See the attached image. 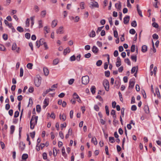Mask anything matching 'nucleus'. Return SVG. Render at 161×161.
Instances as JSON below:
<instances>
[{"instance_id": "6ab92c4d", "label": "nucleus", "mask_w": 161, "mask_h": 161, "mask_svg": "<svg viewBox=\"0 0 161 161\" xmlns=\"http://www.w3.org/2000/svg\"><path fill=\"white\" fill-rule=\"evenodd\" d=\"M92 142H93L95 145H97V139L95 137L92 138Z\"/></svg>"}, {"instance_id": "39448f33", "label": "nucleus", "mask_w": 161, "mask_h": 161, "mask_svg": "<svg viewBox=\"0 0 161 161\" xmlns=\"http://www.w3.org/2000/svg\"><path fill=\"white\" fill-rule=\"evenodd\" d=\"M90 7L92 8L94 7L98 8L99 5L97 2L94 1V3L92 2V4H90Z\"/></svg>"}, {"instance_id": "13d9d810", "label": "nucleus", "mask_w": 161, "mask_h": 161, "mask_svg": "<svg viewBox=\"0 0 161 161\" xmlns=\"http://www.w3.org/2000/svg\"><path fill=\"white\" fill-rule=\"evenodd\" d=\"M38 24L39 25V28H41L42 27V21L41 20H40L38 21Z\"/></svg>"}, {"instance_id": "69168bd1", "label": "nucleus", "mask_w": 161, "mask_h": 161, "mask_svg": "<svg viewBox=\"0 0 161 161\" xmlns=\"http://www.w3.org/2000/svg\"><path fill=\"white\" fill-rule=\"evenodd\" d=\"M34 8L36 12H37L39 11V8L37 6L35 5L34 6Z\"/></svg>"}, {"instance_id": "0eeeda50", "label": "nucleus", "mask_w": 161, "mask_h": 161, "mask_svg": "<svg viewBox=\"0 0 161 161\" xmlns=\"http://www.w3.org/2000/svg\"><path fill=\"white\" fill-rule=\"evenodd\" d=\"M92 51L95 54H97L99 51L98 48L95 46H93L92 47Z\"/></svg>"}, {"instance_id": "c85d7f7f", "label": "nucleus", "mask_w": 161, "mask_h": 161, "mask_svg": "<svg viewBox=\"0 0 161 161\" xmlns=\"http://www.w3.org/2000/svg\"><path fill=\"white\" fill-rule=\"evenodd\" d=\"M131 58L133 61H134L135 62H136L137 60V56L136 55H132L131 56Z\"/></svg>"}, {"instance_id": "412c9836", "label": "nucleus", "mask_w": 161, "mask_h": 161, "mask_svg": "<svg viewBox=\"0 0 161 161\" xmlns=\"http://www.w3.org/2000/svg\"><path fill=\"white\" fill-rule=\"evenodd\" d=\"M59 62V60L58 58L54 59L53 61V65L57 64Z\"/></svg>"}, {"instance_id": "37998d69", "label": "nucleus", "mask_w": 161, "mask_h": 161, "mask_svg": "<svg viewBox=\"0 0 161 161\" xmlns=\"http://www.w3.org/2000/svg\"><path fill=\"white\" fill-rule=\"evenodd\" d=\"M74 98L78 99L79 96L76 93H74L73 95Z\"/></svg>"}, {"instance_id": "bf43d9fd", "label": "nucleus", "mask_w": 161, "mask_h": 161, "mask_svg": "<svg viewBox=\"0 0 161 161\" xmlns=\"http://www.w3.org/2000/svg\"><path fill=\"white\" fill-rule=\"evenodd\" d=\"M153 37L154 39H157L158 38V36L156 34H154L153 35Z\"/></svg>"}, {"instance_id": "8fccbe9b", "label": "nucleus", "mask_w": 161, "mask_h": 161, "mask_svg": "<svg viewBox=\"0 0 161 161\" xmlns=\"http://www.w3.org/2000/svg\"><path fill=\"white\" fill-rule=\"evenodd\" d=\"M23 75V69L22 68H21L20 69V77H22Z\"/></svg>"}, {"instance_id": "4be33fe9", "label": "nucleus", "mask_w": 161, "mask_h": 161, "mask_svg": "<svg viewBox=\"0 0 161 161\" xmlns=\"http://www.w3.org/2000/svg\"><path fill=\"white\" fill-rule=\"evenodd\" d=\"M28 157V155L27 154H23L22 156V159L23 160H26Z\"/></svg>"}, {"instance_id": "423d86ee", "label": "nucleus", "mask_w": 161, "mask_h": 161, "mask_svg": "<svg viewBox=\"0 0 161 161\" xmlns=\"http://www.w3.org/2000/svg\"><path fill=\"white\" fill-rule=\"evenodd\" d=\"M130 16L128 15L126 16L124 18V23L125 24H127L128 23L130 20Z\"/></svg>"}, {"instance_id": "3c124183", "label": "nucleus", "mask_w": 161, "mask_h": 161, "mask_svg": "<svg viewBox=\"0 0 161 161\" xmlns=\"http://www.w3.org/2000/svg\"><path fill=\"white\" fill-rule=\"evenodd\" d=\"M10 107V104L9 103H7L5 105V109L7 110H8L9 109Z\"/></svg>"}, {"instance_id": "393cba45", "label": "nucleus", "mask_w": 161, "mask_h": 161, "mask_svg": "<svg viewBox=\"0 0 161 161\" xmlns=\"http://www.w3.org/2000/svg\"><path fill=\"white\" fill-rule=\"evenodd\" d=\"M96 88L94 86H92L91 88V91L92 94H94L95 92Z\"/></svg>"}, {"instance_id": "774afa93", "label": "nucleus", "mask_w": 161, "mask_h": 161, "mask_svg": "<svg viewBox=\"0 0 161 161\" xmlns=\"http://www.w3.org/2000/svg\"><path fill=\"white\" fill-rule=\"evenodd\" d=\"M94 109L96 111H98L99 110V108L98 105H95L94 106Z\"/></svg>"}, {"instance_id": "052dcab7", "label": "nucleus", "mask_w": 161, "mask_h": 161, "mask_svg": "<svg viewBox=\"0 0 161 161\" xmlns=\"http://www.w3.org/2000/svg\"><path fill=\"white\" fill-rule=\"evenodd\" d=\"M81 55L80 54H79L76 57V59L78 62H79L80 60V58L81 57Z\"/></svg>"}, {"instance_id": "473e14b6", "label": "nucleus", "mask_w": 161, "mask_h": 161, "mask_svg": "<svg viewBox=\"0 0 161 161\" xmlns=\"http://www.w3.org/2000/svg\"><path fill=\"white\" fill-rule=\"evenodd\" d=\"M125 62L127 63L128 65H130L131 64L128 58H125Z\"/></svg>"}, {"instance_id": "79ce46f5", "label": "nucleus", "mask_w": 161, "mask_h": 161, "mask_svg": "<svg viewBox=\"0 0 161 161\" xmlns=\"http://www.w3.org/2000/svg\"><path fill=\"white\" fill-rule=\"evenodd\" d=\"M84 5H85V3L84 2H82L80 3V8L81 9H84V8H85Z\"/></svg>"}, {"instance_id": "338daca9", "label": "nucleus", "mask_w": 161, "mask_h": 161, "mask_svg": "<svg viewBox=\"0 0 161 161\" xmlns=\"http://www.w3.org/2000/svg\"><path fill=\"white\" fill-rule=\"evenodd\" d=\"M43 158L44 159H46L47 158V154L46 153H44L42 154Z\"/></svg>"}, {"instance_id": "ea45409f", "label": "nucleus", "mask_w": 161, "mask_h": 161, "mask_svg": "<svg viewBox=\"0 0 161 161\" xmlns=\"http://www.w3.org/2000/svg\"><path fill=\"white\" fill-rule=\"evenodd\" d=\"M0 50L3 51H5L6 50V48L5 47L0 44Z\"/></svg>"}, {"instance_id": "c9c22d12", "label": "nucleus", "mask_w": 161, "mask_h": 161, "mask_svg": "<svg viewBox=\"0 0 161 161\" xmlns=\"http://www.w3.org/2000/svg\"><path fill=\"white\" fill-rule=\"evenodd\" d=\"M105 108L106 114L108 116L109 115V110H108V106L107 105H106L105 106Z\"/></svg>"}, {"instance_id": "603ef678", "label": "nucleus", "mask_w": 161, "mask_h": 161, "mask_svg": "<svg viewBox=\"0 0 161 161\" xmlns=\"http://www.w3.org/2000/svg\"><path fill=\"white\" fill-rule=\"evenodd\" d=\"M91 54L90 53H88L84 55V57L86 58H89L91 56Z\"/></svg>"}, {"instance_id": "09e8293b", "label": "nucleus", "mask_w": 161, "mask_h": 161, "mask_svg": "<svg viewBox=\"0 0 161 161\" xmlns=\"http://www.w3.org/2000/svg\"><path fill=\"white\" fill-rule=\"evenodd\" d=\"M129 32L131 34H134L136 33V31L134 29H132L130 30Z\"/></svg>"}, {"instance_id": "b1692460", "label": "nucleus", "mask_w": 161, "mask_h": 161, "mask_svg": "<svg viewBox=\"0 0 161 161\" xmlns=\"http://www.w3.org/2000/svg\"><path fill=\"white\" fill-rule=\"evenodd\" d=\"M39 41V44H40L41 45H43L46 42H45L44 39L43 38L41 39Z\"/></svg>"}, {"instance_id": "f257e3e1", "label": "nucleus", "mask_w": 161, "mask_h": 161, "mask_svg": "<svg viewBox=\"0 0 161 161\" xmlns=\"http://www.w3.org/2000/svg\"><path fill=\"white\" fill-rule=\"evenodd\" d=\"M37 116H36L34 115L32 116L30 122L31 129H33L34 128L35 125L37 123Z\"/></svg>"}, {"instance_id": "a878e982", "label": "nucleus", "mask_w": 161, "mask_h": 161, "mask_svg": "<svg viewBox=\"0 0 161 161\" xmlns=\"http://www.w3.org/2000/svg\"><path fill=\"white\" fill-rule=\"evenodd\" d=\"M41 107L40 105H37L36 106V111L38 113H39L41 111Z\"/></svg>"}, {"instance_id": "a19ab883", "label": "nucleus", "mask_w": 161, "mask_h": 161, "mask_svg": "<svg viewBox=\"0 0 161 161\" xmlns=\"http://www.w3.org/2000/svg\"><path fill=\"white\" fill-rule=\"evenodd\" d=\"M48 102L49 101L48 99L46 98L44 100L43 103L44 105H46L47 106L48 104Z\"/></svg>"}, {"instance_id": "c03bdc74", "label": "nucleus", "mask_w": 161, "mask_h": 161, "mask_svg": "<svg viewBox=\"0 0 161 161\" xmlns=\"http://www.w3.org/2000/svg\"><path fill=\"white\" fill-rule=\"evenodd\" d=\"M16 43H14L12 46V49L14 50L16 49Z\"/></svg>"}, {"instance_id": "4c0bfd02", "label": "nucleus", "mask_w": 161, "mask_h": 161, "mask_svg": "<svg viewBox=\"0 0 161 161\" xmlns=\"http://www.w3.org/2000/svg\"><path fill=\"white\" fill-rule=\"evenodd\" d=\"M135 45H132L131 47L130 51L132 52H133L135 51Z\"/></svg>"}, {"instance_id": "aec40b11", "label": "nucleus", "mask_w": 161, "mask_h": 161, "mask_svg": "<svg viewBox=\"0 0 161 161\" xmlns=\"http://www.w3.org/2000/svg\"><path fill=\"white\" fill-rule=\"evenodd\" d=\"M144 110L145 112L147 114H148L149 112L148 107L147 106H145L144 107Z\"/></svg>"}, {"instance_id": "de8ad7c7", "label": "nucleus", "mask_w": 161, "mask_h": 161, "mask_svg": "<svg viewBox=\"0 0 161 161\" xmlns=\"http://www.w3.org/2000/svg\"><path fill=\"white\" fill-rule=\"evenodd\" d=\"M110 72L109 71H106L105 72V76L107 77H108L110 76Z\"/></svg>"}, {"instance_id": "cd10ccee", "label": "nucleus", "mask_w": 161, "mask_h": 161, "mask_svg": "<svg viewBox=\"0 0 161 161\" xmlns=\"http://www.w3.org/2000/svg\"><path fill=\"white\" fill-rule=\"evenodd\" d=\"M4 23L9 28L12 27V24L11 23H9L5 19L4 20Z\"/></svg>"}, {"instance_id": "f704fd0d", "label": "nucleus", "mask_w": 161, "mask_h": 161, "mask_svg": "<svg viewBox=\"0 0 161 161\" xmlns=\"http://www.w3.org/2000/svg\"><path fill=\"white\" fill-rule=\"evenodd\" d=\"M30 19H29L28 18L26 19V25L25 26L26 27H28L30 25Z\"/></svg>"}, {"instance_id": "5701e85b", "label": "nucleus", "mask_w": 161, "mask_h": 161, "mask_svg": "<svg viewBox=\"0 0 161 161\" xmlns=\"http://www.w3.org/2000/svg\"><path fill=\"white\" fill-rule=\"evenodd\" d=\"M15 130V126L12 125L10 127V133L11 134H13Z\"/></svg>"}, {"instance_id": "f3484780", "label": "nucleus", "mask_w": 161, "mask_h": 161, "mask_svg": "<svg viewBox=\"0 0 161 161\" xmlns=\"http://www.w3.org/2000/svg\"><path fill=\"white\" fill-rule=\"evenodd\" d=\"M43 72H44V73L45 75L47 76L48 75L49 70L47 68H43Z\"/></svg>"}, {"instance_id": "4468645a", "label": "nucleus", "mask_w": 161, "mask_h": 161, "mask_svg": "<svg viewBox=\"0 0 161 161\" xmlns=\"http://www.w3.org/2000/svg\"><path fill=\"white\" fill-rule=\"evenodd\" d=\"M70 52V49L69 47H67L64 50L63 53L64 55H65L67 54V53H69Z\"/></svg>"}, {"instance_id": "6e6552de", "label": "nucleus", "mask_w": 161, "mask_h": 161, "mask_svg": "<svg viewBox=\"0 0 161 161\" xmlns=\"http://www.w3.org/2000/svg\"><path fill=\"white\" fill-rule=\"evenodd\" d=\"M57 34H63L64 33L63 27L60 26L59 28L57 30Z\"/></svg>"}, {"instance_id": "f8f14e48", "label": "nucleus", "mask_w": 161, "mask_h": 161, "mask_svg": "<svg viewBox=\"0 0 161 161\" xmlns=\"http://www.w3.org/2000/svg\"><path fill=\"white\" fill-rule=\"evenodd\" d=\"M135 82L133 81H130L129 82V88H133L134 87Z\"/></svg>"}, {"instance_id": "2f4dec72", "label": "nucleus", "mask_w": 161, "mask_h": 161, "mask_svg": "<svg viewBox=\"0 0 161 161\" xmlns=\"http://www.w3.org/2000/svg\"><path fill=\"white\" fill-rule=\"evenodd\" d=\"M76 60V57L74 55L71 56L69 58V60L71 61H73Z\"/></svg>"}, {"instance_id": "0e129e2a", "label": "nucleus", "mask_w": 161, "mask_h": 161, "mask_svg": "<svg viewBox=\"0 0 161 161\" xmlns=\"http://www.w3.org/2000/svg\"><path fill=\"white\" fill-rule=\"evenodd\" d=\"M103 27L104 26H102L100 27H98L97 30L96 31V33H98L101 31Z\"/></svg>"}, {"instance_id": "ddd939ff", "label": "nucleus", "mask_w": 161, "mask_h": 161, "mask_svg": "<svg viewBox=\"0 0 161 161\" xmlns=\"http://www.w3.org/2000/svg\"><path fill=\"white\" fill-rule=\"evenodd\" d=\"M66 115L65 114H63L62 115L61 114L59 115V119H62L63 121L65 120Z\"/></svg>"}, {"instance_id": "bb28decb", "label": "nucleus", "mask_w": 161, "mask_h": 161, "mask_svg": "<svg viewBox=\"0 0 161 161\" xmlns=\"http://www.w3.org/2000/svg\"><path fill=\"white\" fill-rule=\"evenodd\" d=\"M17 30L20 32H23L24 31L23 28L21 26H18L17 28Z\"/></svg>"}, {"instance_id": "20e7f679", "label": "nucleus", "mask_w": 161, "mask_h": 161, "mask_svg": "<svg viewBox=\"0 0 161 161\" xmlns=\"http://www.w3.org/2000/svg\"><path fill=\"white\" fill-rule=\"evenodd\" d=\"M82 83L84 85H86L87 84L89 81V78L88 76L86 75L83 76L82 77Z\"/></svg>"}, {"instance_id": "e433bc0d", "label": "nucleus", "mask_w": 161, "mask_h": 161, "mask_svg": "<svg viewBox=\"0 0 161 161\" xmlns=\"http://www.w3.org/2000/svg\"><path fill=\"white\" fill-rule=\"evenodd\" d=\"M109 141L111 143H114L115 142L114 139L113 137H109Z\"/></svg>"}, {"instance_id": "5fc2aeb1", "label": "nucleus", "mask_w": 161, "mask_h": 161, "mask_svg": "<svg viewBox=\"0 0 161 161\" xmlns=\"http://www.w3.org/2000/svg\"><path fill=\"white\" fill-rule=\"evenodd\" d=\"M74 79H71L69 80L68 81V83L69 85H72L74 81Z\"/></svg>"}, {"instance_id": "a18cd8bd", "label": "nucleus", "mask_w": 161, "mask_h": 161, "mask_svg": "<svg viewBox=\"0 0 161 161\" xmlns=\"http://www.w3.org/2000/svg\"><path fill=\"white\" fill-rule=\"evenodd\" d=\"M156 92L157 94V96L158 97H160V92L159 91L158 89V88L156 89Z\"/></svg>"}, {"instance_id": "1a4fd4ad", "label": "nucleus", "mask_w": 161, "mask_h": 161, "mask_svg": "<svg viewBox=\"0 0 161 161\" xmlns=\"http://www.w3.org/2000/svg\"><path fill=\"white\" fill-rule=\"evenodd\" d=\"M25 147V144L23 142H21L19 143V147L21 151H23Z\"/></svg>"}, {"instance_id": "a211bd4d", "label": "nucleus", "mask_w": 161, "mask_h": 161, "mask_svg": "<svg viewBox=\"0 0 161 161\" xmlns=\"http://www.w3.org/2000/svg\"><path fill=\"white\" fill-rule=\"evenodd\" d=\"M95 32L94 30H92L89 35L90 37H94L95 36Z\"/></svg>"}, {"instance_id": "680f3d73", "label": "nucleus", "mask_w": 161, "mask_h": 161, "mask_svg": "<svg viewBox=\"0 0 161 161\" xmlns=\"http://www.w3.org/2000/svg\"><path fill=\"white\" fill-rule=\"evenodd\" d=\"M114 36L115 38H117L118 36V33L117 31H114Z\"/></svg>"}, {"instance_id": "49530a36", "label": "nucleus", "mask_w": 161, "mask_h": 161, "mask_svg": "<svg viewBox=\"0 0 161 161\" xmlns=\"http://www.w3.org/2000/svg\"><path fill=\"white\" fill-rule=\"evenodd\" d=\"M25 36L26 38H27V39H29L30 38L31 35L29 33H26L25 34Z\"/></svg>"}, {"instance_id": "864d4df0", "label": "nucleus", "mask_w": 161, "mask_h": 161, "mask_svg": "<svg viewBox=\"0 0 161 161\" xmlns=\"http://www.w3.org/2000/svg\"><path fill=\"white\" fill-rule=\"evenodd\" d=\"M19 114V112L18 111H16L14 113V118H17L18 117Z\"/></svg>"}, {"instance_id": "9d476101", "label": "nucleus", "mask_w": 161, "mask_h": 161, "mask_svg": "<svg viewBox=\"0 0 161 161\" xmlns=\"http://www.w3.org/2000/svg\"><path fill=\"white\" fill-rule=\"evenodd\" d=\"M115 7L118 11L120 10L121 7V3L119 2V3H116L115 4Z\"/></svg>"}, {"instance_id": "2eb2a0df", "label": "nucleus", "mask_w": 161, "mask_h": 161, "mask_svg": "<svg viewBox=\"0 0 161 161\" xmlns=\"http://www.w3.org/2000/svg\"><path fill=\"white\" fill-rule=\"evenodd\" d=\"M147 46L146 45H144L142 46V51L143 53H145L147 51Z\"/></svg>"}, {"instance_id": "4d7b16f0", "label": "nucleus", "mask_w": 161, "mask_h": 161, "mask_svg": "<svg viewBox=\"0 0 161 161\" xmlns=\"http://www.w3.org/2000/svg\"><path fill=\"white\" fill-rule=\"evenodd\" d=\"M153 27L156 28H158V24L156 22H153L152 24Z\"/></svg>"}, {"instance_id": "6e6d98bb", "label": "nucleus", "mask_w": 161, "mask_h": 161, "mask_svg": "<svg viewBox=\"0 0 161 161\" xmlns=\"http://www.w3.org/2000/svg\"><path fill=\"white\" fill-rule=\"evenodd\" d=\"M3 39L4 40H5V41L7 40L8 39L7 35L5 34H4L3 35Z\"/></svg>"}, {"instance_id": "f03ea898", "label": "nucleus", "mask_w": 161, "mask_h": 161, "mask_svg": "<svg viewBox=\"0 0 161 161\" xmlns=\"http://www.w3.org/2000/svg\"><path fill=\"white\" fill-rule=\"evenodd\" d=\"M41 77L39 75H37L36 77L34 79V82L36 86L39 87L41 84Z\"/></svg>"}, {"instance_id": "58836bf2", "label": "nucleus", "mask_w": 161, "mask_h": 161, "mask_svg": "<svg viewBox=\"0 0 161 161\" xmlns=\"http://www.w3.org/2000/svg\"><path fill=\"white\" fill-rule=\"evenodd\" d=\"M131 25L132 26L134 27H136L137 26L136 21L135 20L133 21L131 23Z\"/></svg>"}, {"instance_id": "72a5a7b5", "label": "nucleus", "mask_w": 161, "mask_h": 161, "mask_svg": "<svg viewBox=\"0 0 161 161\" xmlns=\"http://www.w3.org/2000/svg\"><path fill=\"white\" fill-rule=\"evenodd\" d=\"M32 66L33 64L31 63H29L27 65V68L30 69H32Z\"/></svg>"}, {"instance_id": "7c9ffc66", "label": "nucleus", "mask_w": 161, "mask_h": 161, "mask_svg": "<svg viewBox=\"0 0 161 161\" xmlns=\"http://www.w3.org/2000/svg\"><path fill=\"white\" fill-rule=\"evenodd\" d=\"M102 62L101 60H98L96 64L97 66H100L102 64Z\"/></svg>"}, {"instance_id": "dca6fc26", "label": "nucleus", "mask_w": 161, "mask_h": 161, "mask_svg": "<svg viewBox=\"0 0 161 161\" xmlns=\"http://www.w3.org/2000/svg\"><path fill=\"white\" fill-rule=\"evenodd\" d=\"M57 24V21L56 20H53L52 23V28L55 27Z\"/></svg>"}, {"instance_id": "e2e57ef3", "label": "nucleus", "mask_w": 161, "mask_h": 161, "mask_svg": "<svg viewBox=\"0 0 161 161\" xmlns=\"http://www.w3.org/2000/svg\"><path fill=\"white\" fill-rule=\"evenodd\" d=\"M125 110V109L124 108H121V114L122 115L123 117H124V116Z\"/></svg>"}, {"instance_id": "9b49d317", "label": "nucleus", "mask_w": 161, "mask_h": 161, "mask_svg": "<svg viewBox=\"0 0 161 161\" xmlns=\"http://www.w3.org/2000/svg\"><path fill=\"white\" fill-rule=\"evenodd\" d=\"M55 91V89L53 88H49L48 89H47L45 92H43V96H44L46 95L50 91Z\"/></svg>"}, {"instance_id": "7ed1b4c3", "label": "nucleus", "mask_w": 161, "mask_h": 161, "mask_svg": "<svg viewBox=\"0 0 161 161\" xmlns=\"http://www.w3.org/2000/svg\"><path fill=\"white\" fill-rule=\"evenodd\" d=\"M103 85L105 90L107 91H108L109 90V82L107 80L105 79L103 80Z\"/></svg>"}, {"instance_id": "c756f323", "label": "nucleus", "mask_w": 161, "mask_h": 161, "mask_svg": "<svg viewBox=\"0 0 161 161\" xmlns=\"http://www.w3.org/2000/svg\"><path fill=\"white\" fill-rule=\"evenodd\" d=\"M53 155L54 157H55L57 154V151L56 148L54 147L53 149Z\"/></svg>"}]
</instances>
